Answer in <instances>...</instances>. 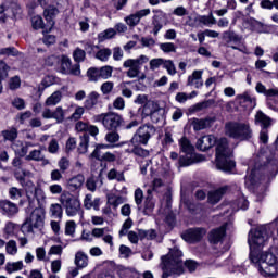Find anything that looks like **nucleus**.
<instances>
[{
	"label": "nucleus",
	"instance_id": "57",
	"mask_svg": "<svg viewBox=\"0 0 278 278\" xmlns=\"http://www.w3.org/2000/svg\"><path fill=\"white\" fill-rule=\"evenodd\" d=\"M66 111L62 106H58L53 111V118L56 121V123H64Z\"/></svg>",
	"mask_w": 278,
	"mask_h": 278
},
{
	"label": "nucleus",
	"instance_id": "5",
	"mask_svg": "<svg viewBox=\"0 0 278 278\" xmlns=\"http://www.w3.org/2000/svg\"><path fill=\"white\" fill-rule=\"evenodd\" d=\"M225 134L233 140H251L253 138V130L249 123L228 122L225 124Z\"/></svg>",
	"mask_w": 278,
	"mask_h": 278
},
{
	"label": "nucleus",
	"instance_id": "20",
	"mask_svg": "<svg viewBox=\"0 0 278 278\" xmlns=\"http://www.w3.org/2000/svg\"><path fill=\"white\" fill-rule=\"evenodd\" d=\"M214 144H216V137L206 135L198 139L197 149H199V151H210Z\"/></svg>",
	"mask_w": 278,
	"mask_h": 278
},
{
	"label": "nucleus",
	"instance_id": "64",
	"mask_svg": "<svg viewBox=\"0 0 278 278\" xmlns=\"http://www.w3.org/2000/svg\"><path fill=\"white\" fill-rule=\"evenodd\" d=\"M164 60L162 58L150 60V71H157L160 66H164Z\"/></svg>",
	"mask_w": 278,
	"mask_h": 278
},
{
	"label": "nucleus",
	"instance_id": "10",
	"mask_svg": "<svg viewBox=\"0 0 278 278\" xmlns=\"http://www.w3.org/2000/svg\"><path fill=\"white\" fill-rule=\"evenodd\" d=\"M149 62V56L141 54L137 59H128L124 61L123 66L125 68H129L126 73L127 77L130 79H136L140 75V70L142 68V64H147Z\"/></svg>",
	"mask_w": 278,
	"mask_h": 278
},
{
	"label": "nucleus",
	"instance_id": "48",
	"mask_svg": "<svg viewBox=\"0 0 278 278\" xmlns=\"http://www.w3.org/2000/svg\"><path fill=\"white\" fill-rule=\"evenodd\" d=\"M87 77L89 78V81H99L101 79L100 68L90 67L87 71Z\"/></svg>",
	"mask_w": 278,
	"mask_h": 278
},
{
	"label": "nucleus",
	"instance_id": "26",
	"mask_svg": "<svg viewBox=\"0 0 278 278\" xmlns=\"http://www.w3.org/2000/svg\"><path fill=\"white\" fill-rule=\"evenodd\" d=\"M228 187H220L214 191L208 192V203L212 205H216V203H219L220 199L225 197L227 193Z\"/></svg>",
	"mask_w": 278,
	"mask_h": 278
},
{
	"label": "nucleus",
	"instance_id": "8",
	"mask_svg": "<svg viewBox=\"0 0 278 278\" xmlns=\"http://www.w3.org/2000/svg\"><path fill=\"white\" fill-rule=\"evenodd\" d=\"M67 216H77L81 214V202L73 193L64 191L59 199Z\"/></svg>",
	"mask_w": 278,
	"mask_h": 278
},
{
	"label": "nucleus",
	"instance_id": "34",
	"mask_svg": "<svg viewBox=\"0 0 278 278\" xmlns=\"http://www.w3.org/2000/svg\"><path fill=\"white\" fill-rule=\"evenodd\" d=\"M195 23H200V25L205 27H212V25H216V17L212 13L210 15H200L195 17Z\"/></svg>",
	"mask_w": 278,
	"mask_h": 278
},
{
	"label": "nucleus",
	"instance_id": "59",
	"mask_svg": "<svg viewBox=\"0 0 278 278\" xmlns=\"http://www.w3.org/2000/svg\"><path fill=\"white\" fill-rule=\"evenodd\" d=\"M73 58L74 61H76L77 64H79L80 62H84V60H86V51L81 48H76L73 52Z\"/></svg>",
	"mask_w": 278,
	"mask_h": 278
},
{
	"label": "nucleus",
	"instance_id": "51",
	"mask_svg": "<svg viewBox=\"0 0 278 278\" xmlns=\"http://www.w3.org/2000/svg\"><path fill=\"white\" fill-rule=\"evenodd\" d=\"M163 68H165V71H167V73L172 76L177 75V67L175 66V62H173V60L164 59Z\"/></svg>",
	"mask_w": 278,
	"mask_h": 278
},
{
	"label": "nucleus",
	"instance_id": "27",
	"mask_svg": "<svg viewBox=\"0 0 278 278\" xmlns=\"http://www.w3.org/2000/svg\"><path fill=\"white\" fill-rule=\"evenodd\" d=\"M99 99H101V94L97 91H91L84 101V108L86 110H94V106L99 105Z\"/></svg>",
	"mask_w": 278,
	"mask_h": 278
},
{
	"label": "nucleus",
	"instance_id": "2",
	"mask_svg": "<svg viewBox=\"0 0 278 278\" xmlns=\"http://www.w3.org/2000/svg\"><path fill=\"white\" fill-rule=\"evenodd\" d=\"M216 168L223 173H231L236 168V161L231 160L233 151L229 148L227 138H220L215 141Z\"/></svg>",
	"mask_w": 278,
	"mask_h": 278
},
{
	"label": "nucleus",
	"instance_id": "36",
	"mask_svg": "<svg viewBox=\"0 0 278 278\" xmlns=\"http://www.w3.org/2000/svg\"><path fill=\"white\" fill-rule=\"evenodd\" d=\"M108 204L113 206V210H116L118 205L125 203V198L123 195H116L114 193L108 194Z\"/></svg>",
	"mask_w": 278,
	"mask_h": 278
},
{
	"label": "nucleus",
	"instance_id": "1",
	"mask_svg": "<svg viewBox=\"0 0 278 278\" xmlns=\"http://www.w3.org/2000/svg\"><path fill=\"white\" fill-rule=\"evenodd\" d=\"M182 255L184 253L178 248H174L169 251L167 256H162L160 268L163 274L161 278H175L184 275V261L181 260Z\"/></svg>",
	"mask_w": 278,
	"mask_h": 278
},
{
	"label": "nucleus",
	"instance_id": "15",
	"mask_svg": "<svg viewBox=\"0 0 278 278\" xmlns=\"http://www.w3.org/2000/svg\"><path fill=\"white\" fill-rule=\"evenodd\" d=\"M205 233H207L205 228H190L181 233V238L185 242L194 244V242H201Z\"/></svg>",
	"mask_w": 278,
	"mask_h": 278
},
{
	"label": "nucleus",
	"instance_id": "46",
	"mask_svg": "<svg viewBox=\"0 0 278 278\" xmlns=\"http://www.w3.org/2000/svg\"><path fill=\"white\" fill-rule=\"evenodd\" d=\"M130 153H132L137 157H149L150 155L149 150L138 146V143L134 144V148L131 149Z\"/></svg>",
	"mask_w": 278,
	"mask_h": 278
},
{
	"label": "nucleus",
	"instance_id": "23",
	"mask_svg": "<svg viewBox=\"0 0 278 278\" xmlns=\"http://www.w3.org/2000/svg\"><path fill=\"white\" fill-rule=\"evenodd\" d=\"M188 86H194V88H203V70H195L192 75L188 76Z\"/></svg>",
	"mask_w": 278,
	"mask_h": 278
},
{
	"label": "nucleus",
	"instance_id": "45",
	"mask_svg": "<svg viewBox=\"0 0 278 278\" xmlns=\"http://www.w3.org/2000/svg\"><path fill=\"white\" fill-rule=\"evenodd\" d=\"M4 247L7 255H16V253H18V245L15 240L5 241Z\"/></svg>",
	"mask_w": 278,
	"mask_h": 278
},
{
	"label": "nucleus",
	"instance_id": "14",
	"mask_svg": "<svg viewBox=\"0 0 278 278\" xmlns=\"http://www.w3.org/2000/svg\"><path fill=\"white\" fill-rule=\"evenodd\" d=\"M260 170H264L265 173H270V170H277V163L270 160L267 164L261 166L260 169H252L251 174L245 176V184H250V186H255L257 184V175H260Z\"/></svg>",
	"mask_w": 278,
	"mask_h": 278
},
{
	"label": "nucleus",
	"instance_id": "44",
	"mask_svg": "<svg viewBox=\"0 0 278 278\" xmlns=\"http://www.w3.org/2000/svg\"><path fill=\"white\" fill-rule=\"evenodd\" d=\"M114 36H116V30L114 28H109L98 35V40L99 42H105V40H110L111 38H114Z\"/></svg>",
	"mask_w": 278,
	"mask_h": 278
},
{
	"label": "nucleus",
	"instance_id": "25",
	"mask_svg": "<svg viewBox=\"0 0 278 278\" xmlns=\"http://www.w3.org/2000/svg\"><path fill=\"white\" fill-rule=\"evenodd\" d=\"M58 14H60V10L53 5H50L43 10V16L49 23V30L46 31H51L53 29V25H55V22H53V16H58Z\"/></svg>",
	"mask_w": 278,
	"mask_h": 278
},
{
	"label": "nucleus",
	"instance_id": "58",
	"mask_svg": "<svg viewBox=\"0 0 278 278\" xmlns=\"http://www.w3.org/2000/svg\"><path fill=\"white\" fill-rule=\"evenodd\" d=\"M142 201H144V192L138 188L135 190V203L138 210H142Z\"/></svg>",
	"mask_w": 278,
	"mask_h": 278
},
{
	"label": "nucleus",
	"instance_id": "31",
	"mask_svg": "<svg viewBox=\"0 0 278 278\" xmlns=\"http://www.w3.org/2000/svg\"><path fill=\"white\" fill-rule=\"evenodd\" d=\"M99 205H101V199L96 198L92 200V194H87L84 199V207L85 210H96L98 212Z\"/></svg>",
	"mask_w": 278,
	"mask_h": 278
},
{
	"label": "nucleus",
	"instance_id": "37",
	"mask_svg": "<svg viewBox=\"0 0 278 278\" xmlns=\"http://www.w3.org/2000/svg\"><path fill=\"white\" fill-rule=\"evenodd\" d=\"M60 101H62V91L58 90L46 99L45 105L48 108L55 106Z\"/></svg>",
	"mask_w": 278,
	"mask_h": 278
},
{
	"label": "nucleus",
	"instance_id": "28",
	"mask_svg": "<svg viewBox=\"0 0 278 278\" xmlns=\"http://www.w3.org/2000/svg\"><path fill=\"white\" fill-rule=\"evenodd\" d=\"M84 181H86V178L84 177V175L78 174L67 180V188L68 190H72V191L79 190V188L84 186Z\"/></svg>",
	"mask_w": 278,
	"mask_h": 278
},
{
	"label": "nucleus",
	"instance_id": "52",
	"mask_svg": "<svg viewBox=\"0 0 278 278\" xmlns=\"http://www.w3.org/2000/svg\"><path fill=\"white\" fill-rule=\"evenodd\" d=\"M108 179H110V180L116 179V181H125V174L123 172H118L116 169H111L108 173Z\"/></svg>",
	"mask_w": 278,
	"mask_h": 278
},
{
	"label": "nucleus",
	"instance_id": "40",
	"mask_svg": "<svg viewBox=\"0 0 278 278\" xmlns=\"http://www.w3.org/2000/svg\"><path fill=\"white\" fill-rule=\"evenodd\" d=\"M216 101L214 99L205 100L203 102H199L191 106V112H201V110H207V108H212Z\"/></svg>",
	"mask_w": 278,
	"mask_h": 278
},
{
	"label": "nucleus",
	"instance_id": "33",
	"mask_svg": "<svg viewBox=\"0 0 278 278\" xmlns=\"http://www.w3.org/2000/svg\"><path fill=\"white\" fill-rule=\"evenodd\" d=\"M255 121L258 125H261L262 129H268L270 127V117L266 116L264 112L258 111L255 115Z\"/></svg>",
	"mask_w": 278,
	"mask_h": 278
},
{
	"label": "nucleus",
	"instance_id": "18",
	"mask_svg": "<svg viewBox=\"0 0 278 278\" xmlns=\"http://www.w3.org/2000/svg\"><path fill=\"white\" fill-rule=\"evenodd\" d=\"M29 223L34 225L35 229H40V227H43L45 225V208L42 207H36L29 218Z\"/></svg>",
	"mask_w": 278,
	"mask_h": 278
},
{
	"label": "nucleus",
	"instance_id": "50",
	"mask_svg": "<svg viewBox=\"0 0 278 278\" xmlns=\"http://www.w3.org/2000/svg\"><path fill=\"white\" fill-rule=\"evenodd\" d=\"M104 137L105 141L109 142V144H116L121 140V135L116 130H109Z\"/></svg>",
	"mask_w": 278,
	"mask_h": 278
},
{
	"label": "nucleus",
	"instance_id": "61",
	"mask_svg": "<svg viewBox=\"0 0 278 278\" xmlns=\"http://www.w3.org/2000/svg\"><path fill=\"white\" fill-rule=\"evenodd\" d=\"M77 228V224H75V220H68L65 224V235L66 236H75V229Z\"/></svg>",
	"mask_w": 278,
	"mask_h": 278
},
{
	"label": "nucleus",
	"instance_id": "62",
	"mask_svg": "<svg viewBox=\"0 0 278 278\" xmlns=\"http://www.w3.org/2000/svg\"><path fill=\"white\" fill-rule=\"evenodd\" d=\"M58 166L61 173H66V170L71 168V161L66 157H61L60 161L58 162Z\"/></svg>",
	"mask_w": 278,
	"mask_h": 278
},
{
	"label": "nucleus",
	"instance_id": "63",
	"mask_svg": "<svg viewBox=\"0 0 278 278\" xmlns=\"http://www.w3.org/2000/svg\"><path fill=\"white\" fill-rule=\"evenodd\" d=\"M8 73H10V66L7 62L0 61V79H8Z\"/></svg>",
	"mask_w": 278,
	"mask_h": 278
},
{
	"label": "nucleus",
	"instance_id": "3",
	"mask_svg": "<svg viewBox=\"0 0 278 278\" xmlns=\"http://www.w3.org/2000/svg\"><path fill=\"white\" fill-rule=\"evenodd\" d=\"M250 261L252 264H256V268L263 277H277L278 265L277 256L273 253L263 252L260 255L256 253H250Z\"/></svg>",
	"mask_w": 278,
	"mask_h": 278
},
{
	"label": "nucleus",
	"instance_id": "49",
	"mask_svg": "<svg viewBox=\"0 0 278 278\" xmlns=\"http://www.w3.org/2000/svg\"><path fill=\"white\" fill-rule=\"evenodd\" d=\"M159 49L163 51V53H177V46L173 42L160 43Z\"/></svg>",
	"mask_w": 278,
	"mask_h": 278
},
{
	"label": "nucleus",
	"instance_id": "60",
	"mask_svg": "<svg viewBox=\"0 0 278 278\" xmlns=\"http://www.w3.org/2000/svg\"><path fill=\"white\" fill-rule=\"evenodd\" d=\"M125 23L129 26V27H136V25L140 24V20L137 15V13L130 14L128 16H126L124 18Z\"/></svg>",
	"mask_w": 278,
	"mask_h": 278
},
{
	"label": "nucleus",
	"instance_id": "9",
	"mask_svg": "<svg viewBox=\"0 0 278 278\" xmlns=\"http://www.w3.org/2000/svg\"><path fill=\"white\" fill-rule=\"evenodd\" d=\"M156 131L157 129L155 126L151 124H143L136 130L130 142L131 144H142L143 147H147V144H149V140H151L152 136H155Z\"/></svg>",
	"mask_w": 278,
	"mask_h": 278
},
{
	"label": "nucleus",
	"instance_id": "53",
	"mask_svg": "<svg viewBox=\"0 0 278 278\" xmlns=\"http://www.w3.org/2000/svg\"><path fill=\"white\" fill-rule=\"evenodd\" d=\"M72 62L68 56H62L61 59V71L64 75H68L71 73Z\"/></svg>",
	"mask_w": 278,
	"mask_h": 278
},
{
	"label": "nucleus",
	"instance_id": "12",
	"mask_svg": "<svg viewBox=\"0 0 278 278\" xmlns=\"http://www.w3.org/2000/svg\"><path fill=\"white\" fill-rule=\"evenodd\" d=\"M152 12L154 15L152 16L151 22V34H153V36H157V34L168 25V14L160 9H155Z\"/></svg>",
	"mask_w": 278,
	"mask_h": 278
},
{
	"label": "nucleus",
	"instance_id": "38",
	"mask_svg": "<svg viewBox=\"0 0 278 278\" xmlns=\"http://www.w3.org/2000/svg\"><path fill=\"white\" fill-rule=\"evenodd\" d=\"M112 56V50L110 48H103L96 52L94 58L100 62H108Z\"/></svg>",
	"mask_w": 278,
	"mask_h": 278
},
{
	"label": "nucleus",
	"instance_id": "35",
	"mask_svg": "<svg viewBox=\"0 0 278 278\" xmlns=\"http://www.w3.org/2000/svg\"><path fill=\"white\" fill-rule=\"evenodd\" d=\"M33 29H43V34H49V28L45 27V21L42 20V16L35 15L30 20Z\"/></svg>",
	"mask_w": 278,
	"mask_h": 278
},
{
	"label": "nucleus",
	"instance_id": "41",
	"mask_svg": "<svg viewBox=\"0 0 278 278\" xmlns=\"http://www.w3.org/2000/svg\"><path fill=\"white\" fill-rule=\"evenodd\" d=\"M5 270L9 275H12V273H18V270H23V261L17 262H8L5 264Z\"/></svg>",
	"mask_w": 278,
	"mask_h": 278
},
{
	"label": "nucleus",
	"instance_id": "29",
	"mask_svg": "<svg viewBox=\"0 0 278 278\" xmlns=\"http://www.w3.org/2000/svg\"><path fill=\"white\" fill-rule=\"evenodd\" d=\"M88 254H86V252L84 251H78L75 254V260H74V264L77 268L84 269L88 267Z\"/></svg>",
	"mask_w": 278,
	"mask_h": 278
},
{
	"label": "nucleus",
	"instance_id": "17",
	"mask_svg": "<svg viewBox=\"0 0 278 278\" xmlns=\"http://www.w3.org/2000/svg\"><path fill=\"white\" fill-rule=\"evenodd\" d=\"M0 213L2 216H7L8 218H14V216L18 214V205L10 200H1Z\"/></svg>",
	"mask_w": 278,
	"mask_h": 278
},
{
	"label": "nucleus",
	"instance_id": "54",
	"mask_svg": "<svg viewBox=\"0 0 278 278\" xmlns=\"http://www.w3.org/2000/svg\"><path fill=\"white\" fill-rule=\"evenodd\" d=\"M112 73H114V67L110 65L100 67V79H110Z\"/></svg>",
	"mask_w": 278,
	"mask_h": 278
},
{
	"label": "nucleus",
	"instance_id": "56",
	"mask_svg": "<svg viewBox=\"0 0 278 278\" xmlns=\"http://www.w3.org/2000/svg\"><path fill=\"white\" fill-rule=\"evenodd\" d=\"M50 214L53 216V218H62V205L54 203L50 205Z\"/></svg>",
	"mask_w": 278,
	"mask_h": 278
},
{
	"label": "nucleus",
	"instance_id": "19",
	"mask_svg": "<svg viewBox=\"0 0 278 278\" xmlns=\"http://www.w3.org/2000/svg\"><path fill=\"white\" fill-rule=\"evenodd\" d=\"M30 147H34V143H31L29 141L23 142L21 140H17L12 143V149H13L14 153L16 155H18L20 157H27V153H28Z\"/></svg>",
	"mask_w": 278,
	"mask_h": 278
},
{
	"label": "nucleus",
	"instance_id": "21",
	"mask_svg": "<svg viewBox=\"0 0 278 278\" xmlns=\"http://www.w3.org/2000/svg\"><path fill=\"white\" fill-rule=\"evenodd\" d=\"M225 233H227V224L220 226L219 228H215L211 230L208 235V240L212 244H218L223 242V238H225Z\"/></svg>",
	"mask_w": 278,
	"mask_h": 278
},
{
	"label": "nucleus",
	"instance_id": "7",
	"mask_svg": "<svg viewBox=\"0 0 278 278\" xmlns=\"http://www.w3.org/2000/svg\"><path fill=\"white\" fill-rule=\"evenodd\" d=\"M94 123H101L106 131H118L125 119L116 112H108L93 116Z\"/></svg>",
	"mask_w": 278,
	"mask_h": 278
},
{
	"label": "nucleus",
	"instance_id": "6",
	"mask_svg": "<svg viewBox=\"0 0 278 278\" xmlns=\"http://www.w3.org/2000/svg\"><path fill=\"white\" fill-rule=\"evenodd\" d=\"M179 147L181 153H185V155H181L178 160L180 167L192 166V164H199V162H203V156L194 153V147L188 138H180Z\"/></svg>",
	"mask_w": 278,
	"mask_h": 278
},
{
	"label": "nucleus",
	"instance_id": "32",
	"mask_svg": "<svg viewBox=\"0 0 278 278\" xmlns=\"http://www.w3.org/2000/svg\"><path fill=\"white\" fill-rule=\"evenodd\" d=\"M144 116H150L152 123H162L164 121V110L157 109L150 113H147V106L143 108Z\"/></svg>",
	"mask_w": 278,
	"mask_h": 278
},
{
	"label": "nucleus",
	"instance_id": "22",
	"mask_svg": "<svg viewBox=\"0 0 278 278\" xmlns=\"http://www.w3.org/2000/svg\"><path fill=\"white\" fill-rule=\"evenodd\" d=\"M147 197L143 202V214L146 216H151L155 210V199L153 198V189H148Z\"/></svg>",
	"mask_w": 278,
	"mask_h": 278
},
{
	"label": "nucleus",
	"instance_id": "39",
	"mask_svg": "<svg viewBox=\"0 0 278 278\" xmlns=\"http://www.w3.org/2000/svg\"><path fill=\"white\" fill-rule=\"evenodd\" d=\"M25 160L27 162H45V154H42V150H31Z\"/></svg>",
	"mask_w": 278,
	"mask_h": 278
},
{
	"label": "nucleus",
	"instance_id": "24",
	"mask_svg": "<svg viewBox=\"0 0 278 278\" xmlns=\"http://www.w3.org/2000/svg\"><path fill=\"white\" fill-rule=\"evenodd\" d=\"M75 129L78 132H88L90 136H99V127L96 125H88L81 121L77 122L75 125Z\"/></svg>",
	"mask_w": 278,
	"mask_h": 278
},
{
	"label": "nucleus",
	"instance_id": "13",
	"mask_svg": "<svg viewBox=\"0 0 278 278\" xmlns=\"http://www.w3.org/2000/svg\"><path fill=\"white\" fill-rule=\"evenodd\" d=\"M127 144V141H123L116 146L112 144H98L93 152L91 153V157H94L96 160H104V162H116V155L112 152H105L104 154H101V149H112L114 147H123Z\"/></svg>",
	"mask_w": 278,
	"mask_h": 278
},
{
	"label": "nucleus",
	"instance_id": "55",
	"mask_svg": "<svg viewBox=\"0 0 278 278\" xmlns=\"http://www.w3.org/2000/svg\"><path fill=\"white\" fill-rule=\"evenodd\" d=\"M0 55H8V58H16L17 55H21V52L16 50L14 47H8L0 49Z\"/></svg>",
	"mask_w": 278,
	"mask_h": 278
},
{
	"label": "nucleus",
	"instance_id": "30",
	"mask_svg": "<svg viewBox=\"0 0 278 278\" xmlns=\"http://www.w3.org/2000/svg\"><path fill=\"white\" fill-rule=\"evenodd\" d=\"M222 39L227 42V45H231V42H233V45H238V42L242 41V37L231 29L224 31Z\"/></svg>",
	"mask_w": 278,
	"mask_h": 278
},
{
	"label": "nucleus",
	"instance_id": "43",
	"mask_svg": "<svg viewBox=\"0 0 278 278\" xmlns=\"http://www.w3.org/2000/svg\"><path fill=\"white\" fill-rule=\"evenodd\" d=\"M1 134L3 139L8 140L9 142H14V140L18 138V130L16 128H10V129L3 130Z\"/></svg>",
	"mask_w": 278,
	"mask_h": 278
},
{
	"label": "nucleus",
	"instance_id": "4",
	"mask_svg": "<svg viewBox=\"0 0 278 278\" xmlns=\"http://www.w3.org/2000/svg\"><path fill=\"white\" fill-rule=\"evenodd\" d=\"M270 236H273V228H270V225L251 229L248 235V244L250 249H264V247L268 244Z\"/></svg>",
	"mask_w": 278,
	"mask_h": 278
},
{
	"label": "nucleus",
	"instance_id": "47",
	"mask_svg": "<svg viewBox=\"0 0 278 278\" xmlns=\"http://www.w3.org/2000/svg\"><path fill=\"white\" fill-rule=\"evenodd\" d=\"M139 238L140 240H155L157 238V232L155 230L150 229V230H139Z\"/></svg>",
	"mask_w": 278,
	"mask_h": 278
},
{
	"label": "nucleus",
	"instance_id": "42",
	"mask_svg": "<svg viewBox=\"0 0 278 278\" xmlns=\"http://www.w3.org/2000/svg\"><path fill=\"white\" fill-rule=\"evenodd\" d=\"M89 142H90V135L84 134V136L80 137V142L78 146V153H80V154L88 153Z\"/></svg>",
	"mask_w": 278,
	"mask_h": 278
},
{
	"label": "nucleus",
	"instance_id": "16",
	"mask_svg": "<svg viewBox=\"0 0 278 278\" xmlns=\"http://www.w3.org/2000/svg\"><path fill=\"white\" fill-rule=\"evenodd\" d=\"M190 123L193 130L203 131V129H207L216 123V116H207L205 118L193 117L190 119Z\"/></svg>",
	"mask_w": 278,
	"mask_h": 278
},
{
	"label": "nucleus",
	"instance_id": "11",
	"mask_svg": "<svg viewBox=\"0 0 278 278\" xmlns=\"http://www.w3.org/2000/svg\"><path fill=\"white\" fill-rule=\"evenodd\" d=\"M26 197L29 203H34L35 199L38 205H43V203L47 202V193H45L42 185L40 184L35 185L34 182L28 181L26 184Z\"/></svg>",
	"mask_w": 278,
	"mask_h": 278
}]
</instances>
